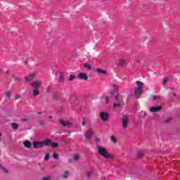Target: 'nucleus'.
Returning a JSON list of instances; mask_svg holds the SVG:
<instances>
[{"mask_svg": "<svg viewBox=\"0 0 180 180\" xmlns=\"http://www.w3.org/2000/svg\"><path fill=\"white\" fill-rule=\"evenodd\" d=\"M51 146L53 148H56V147H58V143L56 142H51Z\"/></svg>", "mask_w": 180, "mask_h": 180, "instance_id": "obj_20", "label": "nucleus"}, {"mask_svg": "<svg viewBox=\"0 0 180 180\" xmlns=\"http://www.w3.org/2000/svg\"><path fill=\"white\" fill-rule=\"evenodd\" d=\"M4 75V70L0 69V75Z\"/></svg>", "mask_w": 180, "mask_h": 180, "instance_id": "obj_37", "label": "nucleus"}, {"mask_svg": "<svg viewBox=\"0 0 180 180\" xmlns=\"http://www.w3.org/2000/svg\"><path fill=\"white\" fill-rule=\"evenodd\" d=\"M124 64V60H121L120 61V65H123Z\"/></svg>", "mask_w": 180, "mask_h": 180, "instance_id": "obj_35", "label": "nucleus"}, {"mask_svg": "<svg viewBox=\"0 0 180 180\" xmlns=\"http://www.w3.org/2000/svg\"><path fill=\"white\" fill-rule=\"evenodd\" d=\"M94 134V131L92 129H89L85 134L84 137L86 139H89L91 137H92V135Z\"/></svg>", "mask_w": 180, "mask_h": 180, "instance_id": "obj_11", "label": "nucleus"}, {"mask_svg": "<svg viewBox=\"0 0 180 180\" xmlns=\"http://www.w3.org/2000/svg\"><path fill=\"white\" fill-rule=\"evenodd\" d=\"M115 99L117 103L113 104L114 109H117V108H122V106L124 105V102H123V100L120 98V95H115Z\"/></svg>", "mask_w": 180, "mask_h": 180, "instance_id": "obj_2", "label": "nucleus"}, {"mask_svg": "<svg viewBox=\"0 0 180 180\" xmlns=\"http://www.w3.org/2000/svg\"><path fill=\"white\" fill-rule=\"evenodd\" d=\"M68 176H70V172L68 171H65L63 175H62V178H65V179L68 178Z\"/></svg>", "mask_w": 180, "mask_h": 180, "instance_id": "obj_15", "label": "nucleus"}, {"mask_svg": "<svg viewBox=\"0 0 180 180\" xmlns=\"http://www.w3.org/2000/svg\"><path fill=\"white\" fill-rule=\"evenodd\" d=\"M49 119H53V116H49Z\"/></svg>", "mask_w": 180, "mask_h": 180, "instance_id": "obj_41", "label": "nucleus"}, {"mask_svg": "<svg viewBox=\"0 0 180 180\" xmlns=\"http://www.w3.org/2000/svg\"><path fill=\"white\" fill-rule=\"evenodd\" d=\"M137 88L135 89V95L136 96H139V95H141V92H143V85L144 84L141 82L137 81L136 82Z\"/></svg>", "mask_w": 180, "mask_h": 180, "instance_id": "obj_3", "label": "nucleus"}, {"mask_svg": "<svg viewBox=\"0 0 180 180\" xmlns=\"http://www.w3.org/2000/svg\"><path fill=\"white\" fill-rule=\"evenodd\" d=\"M116 89H117V85H114L112 89V92H110V94L113 95V94L116 92Z\"/></svg>", "mask_w": 180, "mask_h": 180, "instance_id": "obj_19", "label": "nucleus"}, {"mask_svg": "<svg viewBox=\"0 0 180 180\" xmlns=\"http://www.w3.org/2000/svg\"><path fill=\"white\" fill-rule=\"evenodd\" d=\"M73 159L75 161H78V160H79V155L75 154L73 157Z\"/></svg>", "mask_w": 180, "mask_h": 180, "instance_id": "obj_24", "label": "nucleus"}, {"mask_svg": "<svg viewBox=\"0 0 180 180\" xmlns=\"http://www.w3.org/2000/svg\"><path fill=\"white\" fill-rule=\"evenodd\" d=\"M34 148H43V143L41 141L33 142Z\"/></svg>", "mask_w": 180, "mask_h": 180, "instance_id": "obj_12", "label": "nucleus"}, {"mask_svg": "<svg viewBox=\"0 0 180 180\" xmlns=\"http://www.w3.org/2000/svg\"><path fill=\"white\" fill-rule=\"evenodd\" d=\"M0 168H1V169H2V171H4V172H6V173L8 172V169L2 167L1 165H0Z\"/></svg>", "mask_w": 180, "mask_h": 180, "instance_id": "obj_28", "label": "nucleus"}, {"mask_svg": "<svg viewBox=\"0 0 180 180\" xmlns=\"http://www.w3.org/2000/svg\"><path fill=\"white\" fill-rule=\"evenodd\" d=\"M41 124H44V122H43L42 121L40 122Z\"/></svg>", "mask_w": 180, "mask_h": 180, "instance_id": "obj_43", "label": "nucleus"}, {"mask_svg": "<svg viewBox=\"0 0 180 180\" xmlns=\"http://www.w3.org/2000/svg\"><path fill=\"white\" fill-rule=\"evenodd\" d=\"M50 179H51V177L50 176H45L42 179V180H50Z\"/></svg>", "mask_w": 180, "mask_h": 180, "instance_id": "obj_34", "label": "nucleus"}, {"mask_svg": "<svg viewBox=\"0 0 180 180\" xmlns=\"http://www.w3.org/2000/svg\"><path fill=\"white\" fill-rule=\"evenodd\" d=\"M35 77L36 72H32L25 77V80L27 81V82H30V81H33V79H34Z\"/></svg>", "mask_w": 180, "mask_h": 180, "instance_id": "obj_8", "label": "nucleus"}, {"mask_svg": "<svg viewBox=\"0 0 180 180\" xmlns=\"http://www.w3.org/2000/svg\"><path fill=\"white\" fill-rule=\"evenodd\" d=\"M53 157L55 160H58V158H59L58 153H57L56 152H54L53 154Z\"/></svg>", "mask_w": 180, "mask_h": 180, "instance_id": "obj_23", "label": "nucleus"}, {"mask_svg": "<svg viewBox=\"0 0 180 180\" xmlns=\"http://www.w3.org/2000/svg\"><path fill=\"white\" fill-rule=\"evenodd\" d=\"M84 68H86V70H92V68L91 67V65L88 63H84Z\"/></svg>", "mask_w": 180, "mask_h": 180, "instance_id": "obj_18", "label": "nucleus"}, {"mask_svg": "<svg viewBox=\"0 0 180 180\" xmlns=\"http://www.w3.org/2000/svg\"><path fill=\"white\" fill-rule=\"evenodd\" d=\"M166 122H171V119L167 120Z\"/></svg>", "mask_w": 180, "mask_h": 180, "instance_id": "obj_42", "label": "nucleus"}, {"mask_svg": "<svg viewBox=\"0 0 180 180\" xmlns=\"http://www.w3.org/2000/svg\"><path fill=\"white\" fill-rule=\"evenodd\" d=\"M58 81L60 82H64V74L63 72L60 73V75L58 78Z\"/></svg>", "mask_w": 180, "mask_h": 180, "instance_id": "obj_16", "label": "nucleus"}, {"mask_svg": "<svg viewBox=\"0 0 180 180\" xmlns=\"http://www.w3.org/2000/svg\"><path fill=\"white\" fill-rule=\"evenodd\" d=\"M92 172H88L86 174V176L87 178H91V176H92Z\"/></svg>", "mask_w": 180, "mask_h": 180, "instance_id": "obj_27", "label": "nucleus"}, {"mask_svg": "<svg viewBox=\"0 0 180 180\" xmlns=\"http://www.w3.org/2000/svg\"><path fill=\"white\" fill-rule=\"evenodd\" d=\"M105 103H109V98H108V96H105Z\"/></svg>", "mask_w": 180, "mask_h": 180, "instance_id": "obj_36", "label": "nucleus"}, {"mask_svg": "<svg viewBox=\"0 0 180 180\" xmlns=\"http://www.w3.org/2000/svg\"><path fill=\"white\" fill-rule=\"evenodd\" d=\"M23 146L26 148H30V147L32 146V142H30V141H25L23 142Z\"/></svg>", "mask_w": 180, "mask_h": 180, "instance_id": "obj_14", "label": "nucleus"}, {"mask_svg": "<svg viewBox=\"0 0 180 180\" xmlns=\"http://www.w3.org/2000/svg\"><path fill=\"white\" fill-rule=\"evenodd\" d=\"M162 109V107L161 105L159 106H153L150 108V112L152 113H155V112H158L159 110H161Z\"/></svg>", "mask_w": 180, "mask_h": 180, "instance_id": "obj_9", "label": "nucleus"}, {"mask_svg": "<svg viewBox=\"0 0 180 180\" xmlns=\"http://www.w3.org/2000/svg\"><path fill=\"white\" fill-rule=\"evenodd\" d=\"M77 78L79 79H84V81H88V75L86 73H80L78 75Z\"/></svg>", "mask_w": 180, "mask_h": 180, "instance_id": "obj_10", "label": "nucleus"}, {"mask_svg": "<svg viewBox=\"0 0 180 180\" xmlns=\"http://www.w3.org/2000/svg\"><path fill=\"white\" fill-rule=\"evenodd\" d=\"M41 143H42V147H47L49 146H51V140L50 139H46L41 141Z\"/></svg>", "mask_w": 180, "mask_h": 180, "instance_id": "obj_13", "label": "nucleus"}, {"mask_svg": "<svg viewBox=\"0 0 180 180\" xmlns=\"http://www.w3.org/2000/svg\"><path fill=\"white\" fill-rule=\"evenodd\" d=\"M27 120H26V119H22V122H27Z\"/></svg>", "mask_w": 180, "mask_h": 180, "instance_id": "obj_40", "label": "nucleus"}, {"mask_svg": "<svg viewBox=\"0 0 180 180\" xmlns=\"http://www.w3.org/2000/svg\"><path fill=\"white\" fill-rule=\"evenodd\" d=\"M15 99H19V98H20V96L18 94H16L15 96Z\"/></svg>", "mask_w": 180, "mask_h": 180, "instance_id": "obj_38", "label": "nucleus"}, {"mask_svg": "<svg viewBox=\"0 0 180 180\" xmlns=\"http://www.w3.org/2000/svg\"><path fill=\"white\" fill-rule=\"evenodd\" d=\"M39 95V91L37 89H34L33 90V96H37Z\"/></svg>", "mask_w": 180, "mask_h": 180, "instance_id": "obj_25", "label": "nucleus"}, {"mask_svg": "<svg viewBox=\"0 0 180 180\" xmlns=\"http://www.w3.org/2000/svg\"><path fill=\"white\" fill-rule=\"evenodd\" d=\"M153 101H157V100L160 99V96H153Z\"/></svg>", "mask_w": 180, "mask_h": 180, "instance_id": "obj_33", "label": "nucleus"}, {"mask_svg": "<svg viewBox=\"0 0 180 180\" xmlns=\"http://www.w3.org/2000/svg\"><path fill=\"white\" fill-rule=\"evenodd\" d=\"M82 126H85V120H84L82 122Z\"/></svg>", "mask_w": 180, "mask_h": 180, "instance_id": "obj_39", "label": "nucleus"}, {"mask_svg": "<svg viewBox=\"0 0 180 180\" xmlns=\"http://www.w3.org/2000/svg\"><path fill=\"white\" fill-rule=\"evenodd\" d=\"M11 127L14 130H16L17 129H18L19 124H18V123H13Z\"/></svg>", "mask_w": 180, "mask_h": 180, "instance_id": "obj_17", "label": "nucleus"}, {"mask_svg": "<svg viewBox=\"0 0 180 180\" xmlns=\"http://www.w3.org/2000/svg\"><path fill=\"white\" fill-rule=\"evenodd\" d=\"M169 79L168 78V77H166L165 79H164V81H163V85H165V84H167V82H168V80H169Z\"/></svg>", "mask_w": 180, "mask_h": 180, "instance_id": "obj_32", "label": "nucleus"}, {"mask_svg": "<svg viewBox=\"0 0 180 180\" xmlns=\"http://www.w3.org/2000/svg\"><path fill=\"white\" fill-rule=\"evenodd\" d=\"M97 72H98L99 74H104L106 75V71L102 70V69H97Z\"/></svg>", "mask_w": 180, "mask_h": 180, "instance_id": "obj_21", "label": "nucleus"}, {"mask_svg": "<svg viewBox=\"0 0 180 180\" xmlns=\"http://www.w3.org/2000/svg\"><path fill=\"white\" fill-rule=\"evenodd\" d=\"M41 84H43V81L37 80V81L32 82L30 84V85H31L32 88H34V89H39V88H40V86L41 85Z\"/></svg>", "mask_w": 180, "mask_h": 180, "instance_id": "obj_4", "label": "nucleus"}, {"mask_svg": "<svg viewBox=\"0 0 180 180\" xmlns=\"http://www.w3.org/2000/svg\"><path fill=\"white\" fill-rule=\"evenodd\" d=\"M59 123L63 126V127H71L72 126V123L70 121H65L64 120H60Z\"/></svg>", "mask_w": 180, "mask_h": 180, "instance_id": "obj_6", "label": "nucleus"}, {"mask_svg": "<svg viewBox=\"0 0 180 180\" xmlns=\"http://www.w3.org/2000/svg\"><path fill=\"white\" fill-rule=\"evenodd\" d=\"M70 81H74L75 79V75H71L69 78Z\"/></svg>", "mask_w": 180, "mask_h": 180, "instance_id": "obj_29", "label": "nucleus"}, {"mask_svg": "<svg viewBox=\"0 0 180 180\" xmlns=\"http://www.w3.org/2000/svg\"><path fill=\"white\" fill-rule=\"evenodd\" d=\"M50 160V154L47 153L45 156V161H49Z\"/></svg>", "mask_w": 180, "mask_h": 180, "instance_id": "obj_30", "label": "nucleus"}, {"mask_svg": "<svg viewBox=\"0 0 180 180\" xmlns=\"http://www.w3.org/2000/svg\"><path fill=\"white\" fill-rule=\"evenodd\" d=\"M129 126V117H125L122 120V129L123 130H126Z\"/></svg>", "mask_w": 180, "mask_h": 180, "instance_id": "obj_7", "label": "nucleus"}, {"mask_svg": "<svg viewBox=\"0 0 180 180\" xmlns=\"http://www.w3.org/2000/svg\"><path fill=\"white\" fill-rule=\"evenodd\" d=\"M100 117L103 122H108L109 120V113L106 112H100Z\"/></svg>", "mask_w": 180, "mask_h": 180, "instance_id": "obj_5", "label": "nucleus"}, {"mask_svg": "<svg viewBox=\"0 0 180 180\" xmlns=\"http://www.w3.org/2000/svg\"><path fill=\"white\" fill-rule=\"evenodd\" d=\"M7 74H8V75H10L11 73H10L9 72H7Z\"/></svg>", "mask_w": 180, "mask_h": 180, "instance_id": "obj_44", "label": "nucleus"}, {"mask_svg": "<svg viewBox=\"0 0 180 180\" xmlns=\"http://www.w3.org/2000/svg\"><path fill=\"white\" fill-rule=\"evenodd\" d=\"M138 157H139V158H143V157H144V153H143V152H139V153H138Z\"/></svg>", "mask_w": 180, "mask_h": 180, "instance_id": "obj_26", "label": "nucleus"}, {"mask_svg": "<svg viewBox=\"0 0 180 180\" xmlns=\"http://www.w3.org/2000/svg\"><path fill=\"white\" fill-rule=\"evenodd\" d=\"M110 140L112 141V143H117V139L115 137V136H110Z\"/></svg>", "mask_w": 180, "mask_h": 180, "instance_id": "obj_22", "label": "nucleus"}, {"mask_svg": "<svg viewBox=\"0 0 180 180\" xmlns=\"http://www.w3.org/2000/svg\"><path fill=\"white\" fill-rule=\"evenodd\" d=\"M6 98H11V91H6Z\"/></svg>", "mask_w": 180, "mask_h": 180, "instance_id": "obj_31", "label": "nucleus"}, {"mask_svg": "<svg viewBox=\"0 0 180 180\" xmlns=\"http://www.w3.org/2000/svg\"><path fill=\"white\" fill-rule=\"evenodd\" d=\"M96 148L98 154H100V155L103 157V158H105L106 160H109V159L113 160V155L109 153V152L108 151V150H106V148H105L104 147L101 146L99 144L96 145Z\"/></svg>", "mask_w": 180, "mask_h": 180, "instance_id": "obj_1", "label": "nucleus"}]
</instances>
